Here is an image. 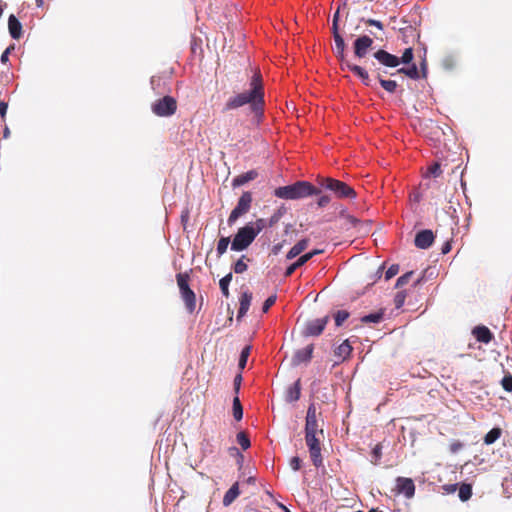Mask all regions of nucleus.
Masks as SVG:
<instances>
[{
	"label": "nucleus",
	"instance_id": "35",
	"mask_svg": "<svg viewBox=\"0 0 512 512\" xmlns=\"http://www.w3.org/2000/svg\"><path fill=\"white\" fill-rule=\"evenodd\" d=\"M250 352H251V346L247 345L242 348L240 355H239V360H238V368L240 371H242L246 367Z\"/></svg>",
	"mask_w": 512,
	"mask_h": 512
},
{
	"label": "nucleus",
	"instance_id": "45",
	"mask_svg": "<svg viewBox=\"0 0 512 512\" xmlns=\"http://www.w3.org/2000/svg\"><path fill=\"white\" fill-rule=\"evenodd\" d=\"M406 297H407L406 290H401L396 293V295L394 297V304H395L396 309H400L404 306Z\"/></svg>",
	"mask_w": 512,
	"mask_h": 512
},
{
	"label": "nucleus",
	"instance_id": "2",
	"mask_svg": "<svg viewBox=\"0 0 512 512\" xmlns=\"http://www.w3.org/2000/svg\"><path fill=\"white\" fill-rule=\"evenodd\" d=\"M321 191L309 181L299 180L292 184L279 186L274 189L273 195L284 200H299L313 195H319Z\"/></svg>",
	"mask_w": 512,
	"mask_h": 512
},
{
	"label": "nucleus",
	"instance_id": "13",
	"mask_svg": "<svg viewBox=\"0 0 512 512\" xmlns=\"http://www.w3.org/2000/svg\"><path fill=\"white\" fill-rule=\"evenodd\" d=\"M396 491L398 494L404 495L407 499H411L415 495L414 481L407 477H397Z\"/></svg>",
	"mask_w": 512,
	"mask_h": 512
},
{
	"label": "nucleus",
	"instance_id": "30",
	"mask_svg": "<svg viewBox=\"0 0 512 512\" xmlns=\"http://www.w3.org/2000/svg\"><path fill=\"white\" fill-rule=\"evenodd\" d=\"M501 434H502L501 428L493 427L484 436V443L486 445H491V444L495 443L500 438Z\"/></svg>",
	"mask_w": 512,
	"mask_h": 512
},
{
	"label": "nucleus",
	"instance_id": "17",
	"mask_svg": "<svg viewBox=\"0 0 512 512\" xmlns=\"http://www.w3.org/2000/svg\"><path fill=\"white\" fill-rule=\"evenodd\" d=\"M8 31L10 37L14 40H19L23 36L22 23L14 14L8 17Z\"/></svg>",
	"mask_w": 512,
	"mask_h": 512
},
{
	"label": "nucleus",
	"instance_id": "62",
	"mask_svg": "<svg viewBox=\"0 0 512 512\" xmlns=\"http://www.w3.org/2000/svg\"><path fill=\"white\" fill-rule=\"evenodd\" d=\"M7 110H8V103L0 100V116H1L2 120H5Z\"/></svg>",
	"mask_w": 512,
	"mask_h": 512
},
{
	"label": "nucleus",
	"instance_id": "57",
	"mask_svg": "<svg viewBox=\"0 0 512 512\" xmlns=\"http://www.w3.org/2000/svg\"><path fill=\"white\" fill-rule=\"evenodd\" d=\"M289 465L293 471H298L302 467V460L298 456H294L290 459Z\"/></svg>",
	"mask_w": 512,
	"mask_h": 512
},
{
	"label": "nucleus",
	"instance_id": "61",
	"mask_svg": "<svg viewBox=\"0 0 512 512\" xmlns=\"http://www.w3.org/2000/svg\"><path fill=\"white\" fill-rule=\"evenodd\" d=\"M229 454L232 457L240 458L241 460L244 458V455L240 452V450L236 446H232L229 448Z\"/></svg>",
	"mask_w": 512,
	"mask_h": 512
},
{
	"label": "nucleus",
	"instance_id": "37",
	"mask_svg": "<svg viewBox=\"0 0 512 512\" xmlns=\"http://www.w3.org/2000/svg\"><path fill=\"white\" fill-rule=\"evenodd\" d=\"M176 279L180 292L190 289L189 275L187 273H178Z\"/></svg>",
	"mask_w": 512,
	"mask_h": 512
},
{
	"label": "nucleus",
	"instance_id": "42",
	"mask_svg": "<svg viewBox=\"0 0 512 512\" xmlns=\"http://www.w3.org/2000/svg\"><path fill=\"white\" fill-rule=\"evenodd\" d=\"M457 65L456 58L452 55L445 56L442 60V67L446 71H452Z\"/></svg>",
	"mask_w": 512,
	"mask_h": 512
},
{
	"label": "nucleus",
	"instance_id": "60",
	"mask_svg": "<svg viewBox=\"0 0 512 512\" xmlns=\"http://www.w3.org/2000/svg\"><path fill=\"white\" fill-rule=\"evenodd\" d=\"M330 200L331 199L328 195H322L317 200V206L323 208L330 202Z\"/></svg>",
	"mask_w": 512,
	"mask_h": 512
},
{
	"label": "nucleus",
	"instance_id": "21",
	"mask_svg": "<svg viewBox=\"0 0 512 512\" xmlns=\"http://www.w3.org/2000/svg\"><path fill=\"white\" fill-rule=\"evenodd\" d=\"M353 348L348 339L344 340L338 347L334 349V355L341 361H345L350 357Z\"/></svg>",
	"mask_w": 512,
	"mask_h": 512
},
{
	"label": "nucleus",
	"instance_id": "14",
	"mask_svg": "<svg viewBox=\"0 0 512 512\" xmlns=\"http://www.w3.org/2000/svg\"><path fill=\"white\" fill-rule=\"evenodd\" d=\"M373 57L379 64L387 68H396L399 66L398 56L391 54L384 49H378L373 53Z\"/></svg>",
	"mask_w": 512,
	"mask_h": 512
},
{
	"label": "nucleus",
	"instance_id": "11",
	"mask_svg": "<svg viewBox=\"0 0 512 512\" xmlns=\"http://www.w3.org/2000/svg\"><path fill=\"white\" fill-rule=\"evenodd\" d=\"M313 351H314V345L309 344L306 347L302 349H298L295 351L292 359H291V366L297 367L301 364H308L310 363L312 357H313Z\"/></svg>",
	"mask_w": 512,
	"mask_h": 512
},
{
	"label": "nucleus",
	"instance_id": "58",
	"mask_svg": "<svg viewBox=\"0 0 512 512\" xmlns=\"http://www.w3.org/2000/svg\"><path fill=\"white\" fill-rule=\"evenodd\" d=\"M312 419H317V416H316V407H315V404H314V403H311V404L308 406V409H307V413H306V418H305V420H312Z\"/></svg>",
	"mask_w": 512,
	"mask_h": 512
},
{
	"label": "nucleus",
	"instance_id": "39",
	"mask_svg": "<svg viewBox=\"0 0 512 512\" xmlns=\"http://www.w3.org/2000/svg\"><path fill=\"white\" fill-rule=\"evenodd\" d=\"M347 5V2L346 1H342L336 11L333 13V16H332V27H331V30H336V29H339V22H340V11H341V8L342 7H345Z\"/></svg>",
	"mask_w": 512,
	"mask_h": 512
},
{
	"label": "nucleus",
	"instance_id": "10",
	"mask_svg": "<svg viewBox=\"0 0 512 512\" xmlns=\"http://www.w3.org/2000/svg\"><path fill=\"white\" fill-rule=\"evenodd\" d=\"M434 240L435 235L431 229H422L416 232L414 245L419 249L426 250L432 246Z\"/></svg>",
	"mask_w": 512,
	"mask_h": 512
},
{
	"label": "nucleus",
	"instance_id": "54",
	"mask_svg": "<svg viewBox=\"0 0 512 512\" xmlns=\"http://www.w3.org/2000/svg\"><path fill=\"white\" fill-rule=\"evenodd\" d=\"M242 381H243L242 371H240L238 374L235 375L234 380H233V389H234L235 395H237V396L239 394Z\"/></svg>",
	"mask_w": 512,
	"mask_h": 512
},
{
	"label": "nucleus",
	"instance_id": "31",
	"mask_svg": "<svg viewBox=\"0 0 512 512\" xmlns=\"http://www.w3.org/2000/svg\"><path fill=\"white\" fill-rule=\"evenodd\" d=\"M232 412L233 417L236 421H241L243 419V407L239 396L235 395L232 402Z\"/></svg>",
	"mask_w": 512,
	"mask_h": 512
},
{
	"label": "nucleus",
	"instance_id": "41",
	"mask_svg": "<svg viewBox=\"0 0 512 512\" xmlns=\"http://www.w3.org/2000/svg\"><path fill=\"white\" fill-rule=\"evenodd\" d=\"M317 434H305V442L308 449L320 447V440L316 436Z\"/></svg>",
	"mask_w": 512,
	"mask_h": 512
},
{
	"label": "nucleus",
	"instance_id": "23",
	"mask_svg": "<svg viewBox=\"0 0 512 512\" xmlns=\"http://www.w3.org/2000/svg\"><path fill=\"white\" fill-rule=\"evenodd\" d=\"M240 495V489L238 482L234 483L224 494L223 497V506L228 507L230 506L235 499Z\"/></svg>",
	"mask_w": 512,
	"mask_h": 512
},
{
	"label": "nucleus",
	"instance_id": "19",
	"mask_svg": "<svg viewBox=\"0 0 512 512\" xmlns=\"http://www.w3.org/2000/svg\"><path fill=\"white\" fill-rule=\"evenodd\" d=\"M240 306L237 312V320L240 321L249 310L252 301V293L244 291L240 296Z\"/></svg>",
	"mask_w": 512,
	"mask_h": 512
},
{
	"label": "nucleus",
	"instance_id": "24",
	"mask_svg": "<svg viewBox=\"0 0 512 512\" xmlns=\"http://www.w3.org/2000/svg\"><path fill=\"white\" fill-rule=\"evenodd\" d=\"M182 299L185 302V306L188 312H194L196 308V295L194 291L190 288L180 292Z\"/></svg>",
	"mask_w": 512,
	"mask_h": 512
},
{
	"label": "nucleus",
	"instance_id": "29",
	"mask_svg": "<svg viewBox=\"0 0 512 512\" xmlns=\"http://www.w3.org/2000/svg\"><path fill=\"white\" fill-rule=\"evenodd\" d=\"M232 278H233V274H232V272H229L228 274H226L224 277H222L219 280V287H220L221 293L226 298H228L230 295L229 285L232 281Z\"/></svg>",
	"mask_w": 512,
	"mask_h": 512
},
{
	"label": "nucleus",
	"instance_id": "49",
	"mask_svg": "<svg viewBox=\"0 0 512 512\" xmlns=\"http://www.w3.org/2000/svg\"><path fill=\"white\" fill-rule=\"evenodd\" d=\"M428 173L434 178L439 177L442 173L441 165L438 162L432 163L428 168Z\"/></svg>",
	"mask_w": 512,
	"mask_h": 512
},
{
	"label": "nucleus",
	"instance_id": "40",
	"mask_svg": "<svg viewBox=\"0 0 512 512\" xmlns=\"http://www.w3.org/2000/svg\"><path fill=\"white\" fill-rule=\"evenodd\" d=\"M246 258L245 255H242L232 266L233 271L236 274H242L248 269V265L244 262Z\"/></svg>",
	"mask_w": 512,
	"mask_h": 512
},
{
	"label": "nucleus",
	"instance_id": "3",
	"mask_svg": "<svg viewBox=\"0 0 512 512\" xmlns=\"http://www.w3.org/2000/svg\"><path fill=\"white\" fill-rule=\"evenodd\" d=\"M317 183L321 188L331 191L338 198L355 199L357 196L351 186L332 177H318Z\"/></svg>",
	"mask_w": 512,
	"mask_h": 512
},
{
	"label": "nucleus",
	"instance_id": "26",
	"mask_svg": "<svg viewBox=\"0 0 512 512\" xmlns=\"http://www.w3.org/2000/svg\"><path fill=\"white\" fill-rule=\"evenodd\" d=\"M384 319V310L383 309H380L378 311H374V312H371V313H368L366 315H363L361 318H360V321L362 323H374V324H378L380 323L382 320Z\"/></svg>",
	"mask_w": 512,
	"mask_h": 512
},
{
	"label": "nucleus",
	"instance_id": "20",
	"mask_svg": "<svg viewBox=\"0 0 512 512\" xmlns=\"http://www.w3.org/2000/svg\"><path fill=\"white\" fill-rule=\"evenodd\" d=\"M301 396V380L297 379L286 391L285 400L289 403L296 402Z\"/></svg>",
	"mask_w": 512,
	"mask_h": 512
},
{
	"label": "nucleus",
	"instance_id": "55",
	"mask_svg": "<svg viewBox=\"0 0 512 512\" xmlns=\"http://www.w3.org/2000/svg\"><path fill=\"white\" fill-rule=\"evenodd\" d=\"M399 272V265L398 264H392L385 272V280H390L395 275H397Z\"/></svg>",
	"mask_w": 512,
	"mask_h": 512
},
{
	"label": "nucleus",
	"instance_id": "8",
	"mask_svg": "<svg viewBox=\"0 0 512 512\" xmlns=\"http://www.w3.org/2000/svg\"><path fill=\"white\" fill-rule=\"evenodd\" d=\"M328 321L329 316H324L322 318L307 321L302 331V335L304 337H317L321 335Z\"/></svg>",
	"mask_w": 512,
	"mask_h": 512
},
{
	"label": "nucleus",
	"instance_id": "34",
	"mask_svg": "<svg viewBox=\"0 0 512 512\" xmlns=\"http://www.w3.org/2000/svg\"><path fill=\"white\" fill-rule=\"evenodd\" d=\"M413 59H414L413 48L412 47L405 48L402 55L400 57H398L399 65L400 64L408 65V64L414 63Z\"/></svg>",
	"mask_w": 512,
	"mask_h": 512
},
{
	"label": "nucleus",
	"instance_id": "12",
	"mask_svg": "<svg viewBox=\"0 0 512 512\" xmlns=\"http://www.w3.org/2000/svg\"><path fill=\"white\" fill-rule=\"evenodd\" d=\"M331 32L333 34V38H334V42H335V56L341 63V69L344 70V64L346 62H348V60H346V54H345V48H346L345 40H344L343 36L341 35L339 29L331 30Z\"/></svg>",
	"mask_w": 512,
	"mask_h": 512
},
{
	"label": "nucleus",
	"instance_id": "44",
	"mask_svg": "<svg viewBox=\"0 0 512 512\" xmlns=\"http://www.w3.org/2000/svg\"><path fill=\"white\" fill-rule=\"evenodd\" d=\"M305 434H317L318 432V421L317 419L305 420Z\"/></svg>",
	"mask_w": 512,
	"mask_h": 512
},
{
	"label": "nucleus",
	"instance_id": "36",
	"mask_svg": "<svg viewBox=\"0 0 512 512\" xmlns=\"http://www.w3.org/2000/svg\"><path fill=\"white\" fill-rule=\"evenodd\" d=\"M287 209L284 205H281L274 213L273 215L269 218L268 220V226L269 227H273L274 225H276L280 220L281 218L283 217V215L286 213Z\"/></svg>",
	"mask_w": 512,
	"mask_h": 512
},
{
	"label": "nucleus",
	"instance_id": "52",
	"mask_svg": "<svg viewBox=\"0 0 512 512\" xmlns=\"http://www.w3.org/2000/svg\"><path fill=\"white\" fill-rule=\"evenodd\" d=\"M360 22H364L367 25L374 26L378 30H381V31L384 29L383 23L381 21H379V20H376V19H372V18L366 19V18L362 17L360 19Z\"/></svg>",
	"mask_w": 512,
	"mask_h": 512
},
{
	"label": "nucleus",
	"instance_id": "1",
	"mask_svg": "<svg viewBox=\"0 0 512 512\" xmlns=\"http://www.w3.org/2000/svg\"><path fill=\"white\" fill-rule=\"evenodd\" d=\"M249 105V112L255 122L260 123L264 117V85L260 72H255L249 82V89L230 97L223 108V111L238 109Z\"/></svg>",
	"mask_w": 512,
	"mask_h": 512
},
{
	"label": "nucleus",
	"instance_id": "15",
	"mask_svg": "<svg viewBox=\"0 0 512 512\" xmlns=\"http://www.w3.org/2000/svg\"><path fill=\"white\" fill-rule=\"evenodd\" d=\"M344 70H348L352 72L356 77L360 79L363 85L367 87H372V80L369 76V73L363 67L350 63L349 61L344 64Z\"/></svg>",
	"mask_w": 512,
	"mask_h": 512
},
{
	"label": "nucleus",
	"instance_id": "63",
	"mask_svg": "<svg viewBox=\"0 0 512 512\" xmlns=\"http://www.w3.org/2000/svg\"><path fill=\"white\" fill-rule=\"evenodd\" d=\"M452 249V245H451V242L450 241H445L441 247V253L443 255L449 253Z\"/></svg>",
	"mask_w": 512,
	"mask_h": 512
},
{
	"label": "nucleus",
	"instance_id": "4",
	"mask_svg": "<svg viewBox=\"0 0 512 512\" xmlns=\"http://www.w3.org/2000/svg\"><path fill=\"white\" fill-rule=\"evenodd\" d=\"M256 235L253 230V222H248L239 228L231 242V250L241 252L246 250L255 240Z\"/></svg>",
	"mask_w": 512,
	"mask_h": 512
},
{
	"label": "nucleus",
	"instance_id": "32",
	"mask_svg": "<svg viewBox=\"0 0 512 512\" xmlns=\"http://www.w3.org/2000/svg\"><path fill=\"white\" fill-rule=\"evenodd\" d=\"M458 497L462 502L468 501L472 497V485L462 483L459 487Z\"/></svg>",
	"mask_w": 512,
	"mask_h": 512
},
{
	"label": "nucleus",
	"instance_id": "53",
	"mask_svg": "<svg viewBox=\"0 0 512 512\" xmlns=\"http://www.w3.org/2000/svg\"><path fill=\"white\" fill-rule=\"evenodd\" d=\"M426 49H424V56L420 62V65H419V71H420V76L422 78H427V75H428V64H427V61H426Z\"/></svg>",
	"mask_w": 512,
	"mask_h": 512
},
{
	"label": "nucleus",
	"instance_id": "46",
	"mask_svg": "<svg viewBox=\"0 0 512 512\" xmlns=\"http://www.w3.org/2000/svg\"><path fill=\"white\" fill-rule=\"evenodd\" d=\"M382 457V445L376 444L371 451V463L377 465Z\"/></svg>",
	"mask_w": 512,
	"mask_h": 512
},
{
	"label": "nucleus",
	"instance_id": "18",
	"mask_svg": "<svg viewBox=\"0 0 512 512\" xmlns=\"http://www.w3.org/2000/svg\"><path fill=\"white\" fill-rule=\"evenodd\" d=\"M257 177H258L257 170L252 169V170H249L245 173H242V174L234 177L232 179L231 185L233 188H238V187L245 185L246 183H248L250 181L255 180Z\"/></svg>",
	"mask_w": 512,
	"mask_h": 512
},
{
	"label": "nucleus",
	"instance_id": "38",
	"mask_svg": "<svg viewBox=\"0 0 512 512\" xmlns=\"http://www.w3.org/2000/svg\"><path fill=\"white\" fill-rule=\"evenodd\" d=\"M237 443L241 446L243 450H247L251 446V441L249 436L241 431L236 435Z\"/></svg>",
	"mask_w": 512,
	"mask_h": 512
},
{
	"label": "nucleus",
	"instance_id": "22",
	"mask_svg": "<svg viewBox=\"0 0 512 512\" xmlns=\"http://www.w3.org/2000/svg\"><path fill=\"white\" fill-rule=\"evenodd\" d=\"M309 239L303 238L299 240L286 254L287 260H292L300 255L308 246Z\"/></svg>",
	"mask_w": 512,
	"mask_h": 512
},
{
	"label": "nucleus",
	"instance_id": "48",
	"mask_svg": "<svg viewBox=\"0 0 512 512\" xmlns=\"http://www.w3.org/2000/svg\"><path fill=\"white\" fill-rule=\"evenodd\" d=\"M500 383H501L502 388L506 392H509V393L512 392V374L511 373L505 374Z\"/></svg>",
	"mask_w": 512,
	"mask_h": 512
},
{
	"label": "nucleus",
	"instance_id": "5",
	"mask_svg": "<svg viewBox=\"0 0 512 512\" xmlns=\"http://www.w3.org/2000/svg\"><path fill=\"white\" fill-rule=\"evenodd\" d=\"M253 201L252 193L250 191H244L238 199L236 206L231 211L227 223L229 226H232L238 218L246 214L250 208Z\"/></svg>",
	"mask_w": 512,
	"mask_h": 512
},
{
	"label": "nucleus",
	"instance_id": "33",
	"mask_svg": "<svg viewBox=\"0 0 512 512\" xmlns=\"http://www.w3.org/2000/svg\"><path fill=\"white\" fill-rule=\"evenodd\" d=\"M231 242L232 241H231L230 237H228V236H222L218 240L217 246H216V253H217L218 258H220L223 254L226 253L228 246Z\"/></svg>",
	"mask_w": 512,
	"mask_h": 512
},
{
	"label": "nucleus",
	"instance_id": "16",
	"mask_svg": "<svg viewBox=\"0 0 512 512\" xmlns=\"http://www.w3.org/2000/svg\"><path fill=\"white\" fill-rule=\"evenodd\" d=\"M472 335L478 342L483 344L490 343L494 338L493 333L490 331V329L482 324L477 325L472 329Z\"/></svg>",
	"mask_w": 512,
	"mask_h": 512
},
{
	"label": "nucleus",
	"instance_id": "27",
	"mask_svg": "<svg viewBox=\"0 0 512 512\" xmlns=\"http://www.w3.org/2000/svg\"><path fill=\"white\" fill-rule=\"evenodd\" d=\"M312 464L317 468H322L323 457L321 453V446L313 449H308Z\"/></svg>",
	"mask_w": 512,
	"mask_h": 512
},
{
	"label": "nucleus",
	"instance_id": "7",
	"mask_svg": "<svg viewBox=\"0 0 512 512\" xmlns=\"http://www.w3.org/2000/svg\"><path fill=\"white\" fill-rule=\"evenodd\" d=\"M371 36L376 37L373 31H369V34L359 35L353 42V52L355 57L362 59L364 58L370 49H372L374 41Z\"/></svg>",
	"mask_w": 512,
	"mask_h": 512
},
{
	"label": "nucleus",
	"instance_id": "47",
	"mask_svg": "<svg viewBox=\"0 0 512 512\" xmlns=\"http://www.w3.org/2000/svg\"><path fill=\"white\" fill-rule=\"evenodd\" d=\"M413 274H414L413 271H408V272L404 273L403 275H401L395 283V288H401L402 286L406 285L409 282V280L411 279Z\"/></svg>",
	"mask_w": 512,
	"mask_h": 512
},
{
	"label": "nucleus",
	"instance_id": "28",
	"mask_svg": "<svg viewBox=\"0 0 512 512\" xmlns=\"http://www.w3.org/2000/svg\"><path fill=\"white\" fill-rule=\"evenodd\" d=\"M377 79L379 81L380 86L388 93H394L396 91L398 84L395 80L384 79L381 77L379 73L377 75Z\"/></svg>",
	"mask_w": 512,
	"mask_h": 512
},
{
	"label": "nucleus",
	"instance_id": "51",
	"mask_svg": "<svg viewBox=\"0 0 512 512\" xmlns=\"http://www.w3.org/2000/svg\"><path fill=\"white\" fill-rule=\"evenodd\" d=\"M266 224H268V222H266V220L263 218H259L253 223V230L256 237L265 228Z\"/></svg>",
	"mask_w": 512,
	"mask_h": 512
},
{
	"label": "nucleus",
	"instance_id": "56",
	"mask_svg": "<svg viewBox=\"0 0 512 512\" xmlns=\"http://www.w3.org/2000/svg\"><path fill=\"white\" fill-rule=\"evenodd\" d=\"M15 49V44H10L1 54L0 61L2 64H6L9 61V55Z\"/></svg>",
	"mask_w": 512,
	"mask_h": 512
},
{
	"label": "nucleus",
	"instance_id": "9",
	"mask_svg": "<svg viewBox=\"0 0 512 512\" xmlns=\"http://www.w3.org/2000/svg\"><path fill=\"white\" fill-rule=\"evenodd\" d=\"M321 249H313L309 252H306L298 257L296 261L288 265L285 269L284 276L290 277L298 268L305 265L309 260H311L314 256L322 253Z\"/></svg>",
	"mask_w": 512,
	"mask_h": 512
},
{
	"label": "nucleus",
	"instance_id": "6",
	"mask_svg": "<svg viewBox=\"0 0 512 512\" xmlns=\"http://www.w3.org/2000/svg\"><path fill=\"white\" fill-rule=\"evenodd\" d=\"M177 109L176 99L170 95L163 96L151 105L152 112L159 117H170Z\"/></svg>",
	"mask_w": 512,
	"mask_h": 512
},
{
	"label": "nucleus",
	"instance_id": "50",
	"mask_svg": "<svg viewBox=\"0 0 512 512\" xmlns=\"http://www.w3.org/2000/svg\"><path fill=\"white\" fill-rule=\"evenodd\" d=\"M276 300H277L276 294H273V295H270L269 297H267V299L264 301V303L262 305V312L267 313L269 311V309L275 304Z\"/></svg>",
	"mask_w": 512,
	"mask_h": 512
},
{
	"label": "nucleus",
	"instance_id": "25",
	"mask_svg": "<svg viewBox=\"0 0 512 512\" xmlns=\"http://www.w3.org/2000/svg\"><path fill=\"white\" fill-rule=\"evenodd\" d=\"M397 73H402L412 80H418L421 78L420 71L416 63L408 64V67H402L397 70Z\"/></svg>",
	"mask_w": 512,
	"mask_h": 512
},
{
	"label": "nucleus",
	"instance_id": "43",
	"mask_svg": "<svg viewBox=\"0 0 512 512\" xmlns=\"http://www.w3.org/2000/svg\"><path fill=\"white\" fill-rule=\"evenodd\" d=\"M349 315H350L349 312L346 310L336 311V313L334 314V321H335L336 327L342 326L344 321L348 319Z\"/></svg>",
	"mask_w": 512,
	"mask_h": 512
},
{
	"label": "nucleus",
	"instance_id": "59",
	"mask_svg": "<svg viewBox=\"0 0 512 512\" xmlns=\"http://www.w3.org/2000/svg\"><path fill=\"white\" fill-rule=\"evenodd\" d=\"M384 268H385V263H382L378 267L377 271L372 275V277H371L372 283H375L382 277Z\"/></svg>",
	"mask_w": 512,
	"mask_h": 512
},
{
	"label": "nucleus",
	"instance_id": "64",
	"mask_svg": "<svg viewBox=\"0 0 512 512\" xmlns=\"http://www.w3.org/2000/svg\"><path fill=\"white\" fill-rule=\"evenodd\" d=\"M283 246H284L283 242L275 244L271 250L272 254L278 255L280 253V251L282 250Z\"/></svg>",
	"mask_w": 512,
	"mask_h": 512
}]
</instances>
